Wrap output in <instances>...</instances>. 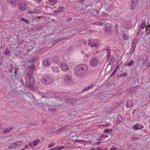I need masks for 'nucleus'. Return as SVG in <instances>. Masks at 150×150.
I'll list each match as a JSON object with an SVG mask.
<instances>
[{"mask_svg": "<svg viewBox=\"0 0 150 150\" xmlns=\"http://www.w3.org/2000/svg\"><path fill=\"white\" fill-rule=\"evenodd\" d=\"M87 66L84 64H81L77 66L74 70V73L77 76H82L87 71Z\"/></svg>", "mask_w": 150, "mask_h": 150, "instance_id": "1", "label": "nucleus"}, {"mask_svg": "<svg viewBox=\"0 0 150 150\" xmlns=\"http://www.w3.org/2000/svg\"><path fill=\"white\" fill-rule=\"evenodd\" d=\"M53 81V79L51 76H45L41 80L43 84H46L51 83Z\"/></svg>", "mask_w": 150, "mask_h": 150, "instance_id": "2", "label": "nucleus"}, {"mask_svg": "<svg viewBox=\"0 0 150 150\" xmlns=\"http://www.w3.org/2000/svg\"><path fill=\"white\" fill-rule=\"evenodd\" d=\"M72 76L70 75H65L63 77L64 82L67 84H70L72 83Z\"/></svg>", "mask_w": 150, "mask_h": 150, "instance_id": "3", "label": "nucleus"}, {"mask_svg": "<svg viewBox=\"0 0 150 150\" xmlns=\"http://www.w3.org/2000/svg\"><path fill=\"white\" fill-rule=\"evenodd\" d=\"M98 61L99 60L97 58H94L90 61V64L91 66L95 67L98 65Z\"/></svg>", "mask_w": 150, "mask_h": 150, "instance_id": "4", "label": "nucleus"}, {"mask_svg": "<svg viewBox=\"0 0 150 150\" xmlns=\"http://www.w3.org/2000/svg\"><path fill=\"white\" fill-rule=\"evenodd\" d=\"M89 45L91 47H98L99 45L98 42L94 41L89 40L88 42Z\"/></svg>", "mask_w": 150, "mask_h": 150, "instance_id": "5", "label": "nucleus"}, {"mask_svg": "<svg viewBox=\"0 0 150 150\" xmlns=\"http://www.w3.org/2000/svg\"><path fill=\"white\" fill-rule=\"evenodd\" d=\"M60 68L64 72L67 71L69 69L67 65L64 62H63L61 64Z\"/></svg>", "mask_w": 150, "mask_h": 150, "instance_id": "6", "label": "nucleus"}, {"mask_svg": "<svg viewBox=\"0 0 150 150\" xmlns=\"http://www.w3.org/2000/svg\"><path fill=\"white\" fill-rule=\"evenodd\" d=\"M137 0H132L131 9L134 10L137 4Z\"/></svg>", "mask_w": 150, "mask_h": 150, "instance_id": "7", "label": "nucleus"}, {"mask_svg": "<svg viewBox=\"0 0 150 150\" xmlns=\"http://www.w3.org/2000/svg\"><path fill=\"white\" fill-rule=\"evenodd\" d=\"M22 143V141H20L13 143L11 145L9 146L8 148L9 149H10L14 148L17 147V146L18 145L21 144Z\"/></svg>", "mask_w": 150, "mask_h": 150, "instance_id": "8", "label": "nucleus"}, {"mask_svg": "<svg viewBox=\"0 0 150 150\" xmlns=\"http://www.w3.org/2000/svg\"><path fill=\"white\" fill-rule=\"evenodd\" d=\"M28 7L25 4H21L19 5L18 7L19 9L21 11H22L25 10L27 9Z\"/></svg>", "mask_w": 150, "mask_h": 150, "instance_id": "9", "label": "nucleus"}, {"mask_svg": "<svg viewBox=\"0 0 150 150\" xmlns=\"http://www.w3.org/2000/svg\"><path fill=\"white\" fill-rule=\"evenodd\" d=\"M44 65L45 66H48L51 64V62L50 60L47 59H45L43 61Z\"/></svg>", "mask_w": 150, "mask_h": 150, "instance_id": "10", "label": "nucleus"}, {"mask_svg": "<svg viewBox=\"0 0 150 150\" xmlns=\"http://www.w3.org/2000/svg\"><path fill=\"white\" fill-rule=\"evenodd\" d=\"M8 2L9 3H11V6L12 7H16V0H7Z\"/></svg>", "mask_w": 150, "mask_h": 150, "instance_id": "11", "label": "nucleus"}, {"mask_svg": "<svg viewBox=\"0 0 150 150\" xmlns=\"http://www.w3.org/2000/svg\"><path fill=\"white\" fill-rule=\"evenodd\" d=\"M133 103L132 100H127L126 103V106L127 108H129L132 106L133 105Z\"/></svg>", "mask_w": 150, "mask_h": 150, "instance_id": "12", "label": "nucleus"}, {"mask_svg": "<svg viewBox=\"0 0 150 150\" xmlns=\"http://www.w3.org/2000/svg\"><path fill=\"white\" fill-rule=\"evenodd\" d=\"M26 86L31 89L33 90L34 89L33 84V82L30 83L29 82H26Z\"/></svg>", "mask_w": 150, "mask_h": 150, "instance_id": "13", "label": "nucleus"}, {"mask_svg": "<svg viewBox=\"0 0 150 150\" xmlns=\"http://www.w3.org/2000/svg\"><path fill=\"white\" fill-rule=\"evenodd\" d=\"M111 25L110 24L108 23L105 25V30L106 31H110L111 30Z\"/></svg>", "mask_w": 150, "mask_h": 150, "instance_id": "14", "label": "nucleus"}, {"mask_svg": "<svg viewBox=\"0 0 150 150\" xmlns=\"http://www.w3.org/2000/svg\"><path fill=\"white\" fill-rule=\"evenodd\" d=\"M136 44V41L135 40H133L132 44V47L133 49V51H134L135 50Z\"/></svg>", "mask_w": 150, "mask_h": 150, "instance_id": "15", "label": "nucleus"}, {"mask_svg": "<svg viewBox=\"0 0 150 150\" xmlns=\"http://www.w3.org/2000/svg\"><path fill=\"white\" fill-rule=\"evenodd\" d=\"M146 33L147 35H149L150 34V25L146 26Z\"/></svg>", "mask_w": 150, "mask_h": 150, "instance_id": "16", "label": "nucleus"}, {"mask_svg": "<svg viewBox=\"0 0 150 150\" xmlns=\"http://www.w3.org/2000/svg\"><path fill=\"white\" fill-rule=\"evenodd\" d=\"M13 127H9L8 128H7L5 129L3 131V133H8L11 130L13 129Z\"/></svg>", "mask_w": 150, "mask_h": 150, "instance_id": "17", "label": "nucleus"}, {"mask_svg": "<svg viewBox=\"0 0 150 150\" xmlns=\"http://www.w3.org/2000/svg\"><path fill=\"white\" fill-rule=\"evenodd\" d=\"M28 68L30 71L33 72L35 70V65H32L29 67Z\"/></svg>", "mask_w": 150, "mask_h": 150, "instance_id": "18", "label": "nucleus"}, {"mask_svg": "<svg viewBox=\"0 0 150 150\" xmlns=\"http://www.w3.org/2000/svg\"><path fill=\"white\" fill-rule=\"evenodd\" d=\"M64 148V146H62L60 147H54L52 149H51L48 150H60Z\"/></svg>", "mask_w": 150, "mask_h": 150, "instance_id": "19", "label": "nucleus"}, {"mask_svg": "<svg viewBox=\"0 0 150 150\" xmlns=\"http://www.w3.org/2000/svg\"><path fill=\"white\" fill-rule=\"evenodd\" d=\"M40 141L39 139H37L33 142V144L34 146L37 145Z\"/></svg>", "mask_w": 150, "mask_h": 150, "instance_id": "20", "label": "nucleus"}, {"mask_svg": "<svg viewBox=\"0 0 150 150\" xmlns=\"http://www.w3.org/2000/svg\"><path fill=\"white\" fill-rule=\"evenodd\" d=\"M53 61L54 62H57L59 60V59L58 56H55L53 58Z\"/></svg>", "mask_w": 150, "mask_h": 150, "instance_id": "21", "label": "nucleus"}, {"mask_svg": "<svg viewBox=\"0 0 150 150\" xmlns=\"http://www.w3.org/2000/svg\"><path fill=\"white\" fill-rule=\"evenodd\" d=\"M59 70V69L57 67H54L52 68V71L54 72L57 73L58 71Z\"/></svg>", "mask_w": 150, "mask_h": 150, "instance_id": "22", "label": "nucleus"}, {"mask_svg": "<svg viewBox=\"0 0 150 150\" xmlns=\"http://www.w3.org/2000/svg\"><path fill=\"white\" fill-rule=\"evenodd\" d=\"M48 1L52 5H54L56 3V0H48Z\"/></svg>", "mask_w": 150, "mask_h": 150, "instance_id": "23", "label": "nucleus"}, {"mask_svg": "<svg viewBox=\"0 0 150 150\" xmlns=\"http://www.w3.org/2000/svg\"><path fill=\"white\" fill-rule=\"evenodd\" d=\"M134 61L133 60H131L129 62L128 64H126L125 66L129 67L132 66L134 64Z\"/></svg>", "mask_w": 150, "mask_h": 150, "instance_id": "24", "label": "nucleus"}, {"mask_svg": "<svg viewBox=\"0 0 150 150\" xmlns=\"http://www.w3.org/2000/svg\"><path fill=\"white\" fill-rule=\"evenodd\" d=\"M27 78H28L29 80L32 79L33 80V77L32 75V74H27L26 75Z\"/></svg>", "mask_w": 150, "mask_h": 150, "instance_id": "25", "label": "nucleus"}, {"mask_svg": "<svg viewBox=\"0 0 150 150\" xmlns=\"http://www.w3.org/2000/svg\"><path fill=\"white\" fill-rule=\"evenodd\" d=\"M133 128L134 130H137L139 129L138 127V124H137L133 126Z\"/></svg>", "mask_w": 150, "mask_h": 150, "instance_id": "26", "label": "nucleus"}, {"mask_svg": "<svg viewBox=\"0 0 150 150\" xmlns=\"http://www.w3.org/2000/svg\"><path fill=\"white\" fill-rule=\"evenodd\" d=\"M145 22H143L141 24V27L142 29H144L145 28Z\"/></svg>", "mask_w": 150, "mask_h": 150, "instance_id": "27", "label": "nucleus"}, {"mask_svg": "<svg viewBox=\"0 0 150 150\" xmlns=\"http://www.w3.org/2000/svg\"><path fill=\"white\" fill-rule=\"evenodd\" d=\"M123 38L125 40H127L128 38V36L125 34H124L123 35Z\"/></svg>", "mask_w": 150, "mask_h": 150, "instance_id": "28", "label": "nucleus"}, {"mask_svg": "<svg viewBox=\"0 0 150 150\" xmlns=\"http://www.w3.org/2000/svg\"><path fill=\"white\" fill-rule=\"evenodd\" d=\"M89 55L88 54H85L84 55L83 59L85 60H87L89 57Z\"/></svg>", "mask_w": 150, "mask_h": 150, "instance_id": "29", "label": "nucleus"}, {"mask_svg": "<svg viewBox=\"0 0 150 150\" xmlns=\"http://www.w3.org/2000/svg\"><path fill=\"white\" fill-rule=\"evenodd\" d=\"M21 20L22 21L25 22L26 23H29V21L27 20L26 19L24 18H21Z\"/></svg>", "mask_w": 150, "mask_h": 150, "instance_id": "30", "label": "nucleus"}, {"mask_svg": "<svg viewBox=\"0 0 150 150\" xmlns=\"http://www.w3.org/2000/svg\"><path fill=\"white\" fill-rule=\"evenodd\" d=\"M11 52L8 50H6L5 52V54L6 55H9L10 54Z\"/></svg>", "mask_w": 150, "mask_h": 150, "instance_id": "31", "label": "nucleus"}, {"mask_svg": "<svg viewBox=\"0 0 150 150\" xmlns=\"http://www.w3.org/2000/svg\"><path fill=\"white\" fill-rule=\"evenodd\" d=\"M111 130V132L112 131V129H107L105 130H104L103 131V132H105V133H108L109 132V130Z\"/></svg>", "mask_w": 150, "mask_h": 150, "instance_id": "32", "label": "nucleus"}, {"mask_svg": "<svg viewBox=\"0 0 150 150\" xmlns=\"http://www.w3.org/2000/svg\"><path fill=\"white\" fill-rule=\"evenodd\" d=\"M100 137L101 138V139H104L105 138H107L108 137V136L107 135H101L100 136Z\"/></svg>", "mask_w": 150, "mask_h": 150, "instance_id": "33", "label": "nucleus"}, {"mask_svg": "<svg viewBox=\"0 0 150 150\" xmlns=\"http://www.w3.org/2000/svg\"><path fill=\"white\" fill-rule=\"evenodd\" d=\"M55 145L54 143H50L48 146V148H51Z\"/></svg>", "mask_w": 150, "mask_h": 150, "instance_id": "34", "label": "nucleus"}, {"mask_svg": "<svg viewBox=\"0 0 150 150\" xmlns=\"http://www.w3.org/2000/svg\"><path fill=\"white\" fill-rule=\"evenodd\" d=\"M13 69V67H11L8 69V71L10 72H12Z\"/></svg>", "mask_w": 150, "mask_h": 150, "instance_id": "35", "label": "nucleus"}, {"mask_svg": "<svg viewBox=\"0 0 150 150\" xmlns=\"http://www.w3.org/2000/svg\"><path fill=\"white\" fill-rule=\"evenodd\" d=\"M110 124H105V125H100V126H103V127H108L109 126Z\"/></svg>", "mask_w": 150, "mask_h": 150, "instance_id": "36", "label": "nucleus"}, {"mask_svg": "<svg viewBox=\"0 0 150 150\" xmlns=\"http://www.w3.org/2000/svg\"><path fill=\"white\" fill-rule=\"evenodd\" d=\"M127 75V74L126 73H124L121 74H120V76L123 77H126Z\"/></svg>", "mask_w": 150, "mask_h": 150, "instance_id": "37", "label": "nucleus"}, {"mask_svg": "<svg viewBox=\"0 0 150 150\" xmlns=\"http://www.w3.org/2000/svg\"><path fill=\"white\" fill-rule=\"evenodd\" d=\"M117 148L116 147L114 146H112L110 149V150H117Z\"/></svg>", "mask_w": 150, "mask_h": 150, "instance_id": "38", "label": "nucleus"}, {"mask_svg": "<svg viewBox=\"0 0 150 150\" xmlns=\"http://www.w3.org/2000/svg\"><path fill=\"white\" fill-rule=\"evenodd\" d=\"M91 88V86H89L88 87H86L83 90V91H85L86 90H88L89 89H90Z\"/></svg>", "mask_w": 150, "mask_h": 150, "instance_id": "39", "label": "nucleus"}, {"mask_svg": "<svg viewBox=\"0 0 150 150\" xmlns=\"http://www.w3.org/2000/svg\"><path fill=\"white\" fill-rule=\"evenodd\" d=\"M102 142H101V140L99 139L98 141L97 142V143L98 145H99Z\"/></svg>", "mask_w": 150, "mask_h": 150, "instance_id": "40", "label": "nucleus"}, {"mask_svg": "<svg viewBox=\"0 0 150 150\" xmlns=\"http://www.w3.org/2000/svg\"><path fill=\"white\" fill-rule=\"evenodd\" d=\"M3 59L2 58H0V65L2 64L3 62Z\"/></svg>", "mask_w": 150, "mask_h": 150, "instance_id": "41", "label": "nucleus"}, {"mask_svg": "<svg viewBox=\"0 0 150 150\" xmlns=\"http://www.w3.org/2000/svg\"><path fill=\"white\" fill-rule=\"evenodd\" d=\"M75 141L76 142H84V141L83 140H76Z\"/></svg>", "mask_w": 150, "mask_h": 150, "instance_id": "42", "label": "nucleus"}, {"mask_svg": "<svg viewBox=\"0 0 150 150\" xmlns=\"http://www.w3.org/2000/svg\"><path fill=\"white\" fill-rule=\"evenodd\" d=\"M63 8L62 7H59L58 9L59 10L58 11H61L63 10Z\"/></svg>", "mask_w": 150, "mask_h": 150, "instance_id": "43", "label": "nucleus"}, {"mask_svg": "<svg viewBox=\"0 0 150 150\" xmlns=\"http://www.w3.org/2000/svg\"><path fill=\"white\" fill-rule=\"evenodd\" d=\"M41 0H35V1L37 3H39L40 2Z\"/></svg>", "mask_w": 150, "mask_h": 150, "instance_id": "44", "label": "nucleus"}, {"mask_svg": "<svg viewBox=\"0 0 150 150\" xmlns=\"http://www.w3.org/2000/svg\"><path fill=\"white\" fill-rule=\"evenodd\" d=\"M147 67H150V63H148L147 64Z\"/></svg>", "mask_w": 150, "mask_h": 150, "instance_id": "45", "label": "nucleus"}, {"mask_svg": "<svg viewBox=\"0 0 150 150\" xmlns=\"http://www.w3.org/2000/svg\"><path fill=\"white\" fill-rule=\"evenodd\" d=\"M116 70L115 69L113 72V74H114L116 72Z\"/></svg>", "mask_w": 150, "mask_h": 150, "instance_id": "46", "label": "nucleus"}, {"mask_svg": "<svg viewBox=\"0 0 150 150\" xmlns=\"http://www.w3.org/2000/svg\"><path fill=\"white\" fill-rule=\"evenodd\" d=\"M118 67H119V66H118H118L117 67H116V69H116V70H117V69L118 68Z\"/></svg>", "mask_w": 150, "mask_h": 150, "instance_id": "47", "label": "nucleus"}, {"mask_svg": "<svg viewBox=\"0 0 150 150\" xmlns=\"http://www.w3.org/2000/svg\"><path fill=\"white\" fill-rule=\"evenodd\" d=\"M98 150H102V149L100 147H98Z\"/></svg>", "mask_w": 150, "mask_h": 150, "instance_id": "48", "label": "nucleus"}, {"mask_svg": "<svg viewBox=\"0 0 150 150\" xmlns=\"http://www.w3.org/2000/svg\"><path fill=\"white\" fill-rule=\"evenodd\" d=\"M113 74H113V73H112V74H111V75H110V76H111H111H113Z\"/></svg>", "mask_w": 150, "mask_h": 150, "instance_id": "49", "label": "nucleus"}, {"mask_svg": "<svg viewBox=\"0 0 150 150\" xmlns=\"http://www.w3.org/2000/svg\"><path fill=\"white\" fill-rule=\"evenodd\" d=\"M110 54H109H109H108V55H107L108 56H110Z\"/></svg>", "mask_w": 150, "mask_h": 150, "instance_id": "50", "label": "nucleus"}, {"mask_svg": "<svg viewBox=\"0 0 150 150\" xmlns=\"http://www.w3.org/2000/svg\"><path fill=\"white\" fill-rule=\"evenodd\" d=\"M91 150H95V149H91Z\"/></svg>", "mask_w": 150, "mask_h": 150, "instance_id": "51", "label": "nucleus"}, {"mask_svg": "<svg viewBox=\"0 0 150 150\" xmlns=\"http://www.w3.org/2000/svg\"><path fill=\"white\" fill-rule=\"evenodd\" d=\"M71 18L70 19H69V21H70V20H71Z\"/></svg>", "mask_w": 150, "mask_h": 150, "instance_id": "52", "label": "nucleus"}, {"mask_svg": "<svg viewBox=\"0 0 150 150\" xmlns=\"http://www.w3.org/2000/svg\"><path fill=\"white\" fill-rule=\"evenodd\" d=\"M21 150H24V149H21Z\"/></svg>", "mask_w": 150, "mask_h": 150, "instance_id": "53", "label": "nucleus"}, {"mask_svg": "<svg viewBox=\"0 0 150 150\" xmlns=\"http://www.w3.org/2000/svg\"><path fill=\"white\" fill-rule=\"evenodd\" d=\"M102 150H105L104 149H102Z\"/></svg>", "mask_w": 150, "mask_h": 150, "instance_id": "54", "label": "nucleus"}]
</instances>
